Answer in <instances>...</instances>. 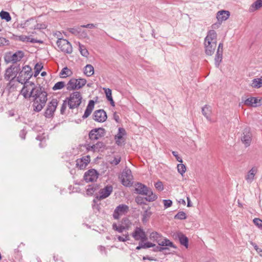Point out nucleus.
Masks as SVG:
<instances>
[{"label":"nucleus","instance_id":"obj_1","mask_svg":"<svg viewBox=\"0 0 262 262\" xmlns=\"http://www.w3.org/2000/svg\"><path fill=\"white\" fill-rule=\"evenodd\" d=\"M20 94L26 99L32 98L33 110L36 112L42 110L48 100L47 92L32 82L25 83L21 90Z\"/></svg>","mask_w":262,"mask_h":262},{"label":"nucleus","instance_id":"obj_2","mask_svg":"<svg viewBox=\"0 0 262 262\" xmlns=\"http://www.w3.org/2000/svg\"><path fill=\"white\" fill-rule=\"evenodd\" d=\"M35 20L30 18L19 24L18 28L26 30L29 35H16V39L23 42H29L32 43L37 42V41L32 37V34L35 33Z\"/></svg>","mask_w":262,"mask_h":262},{"label":"nucleus","instance_id":"obj_3","mask_svg":"<svg viewBox=\"0 0 262 262\" xmlns=\"http://www.w3.org/2000/svg\"><path fill=\"white\" fill-rule=\"evenodd\" d=\"M204 50L207 55H212L216 48L217 34L214 30H209L205 38Z\"/></svg>","mask_w":262,"mask_h":262},{"label":"nucleus","instance_id":"obj_4","mask_svg":"<svg viewBox=\"0 0 262 262\" xmlns=\"http://www.w3.org/2000/svg\"><path fill=\"white\" fill-rule=\"evenodd\" d=\"M135 190L137 193L145 195L146 196V200L149 202L154 201L157 198L156 194H154L152 191L147 188L145 185L138 183L136 185Z\"/></svg>","mask_w":262,"mask_h":262},{"label":"nucleus","instance_id":"obj_5","mask_svg":"<svg viewBox=\"0 0 262 262\" xmlns=\"http://www.w3.org/2000/svg\"><path fill=\"white\" fill-rule=\"evenodd\" d=\"M32 75V69L29 66H25L23 69L19 72L18 76L17 77V83H20L21 84L28 82L27 81L31 77Z\"/></svg>","mask_w":262,"mask_h":262},{"label":"nucleus","instance_id":"obj_6","mask_svg":"<svg viewBox=\"0 0 262 262\" xmlns=\"http://www.w3.org/2000/svg\"><path fill=\"white\" fill-rule=\"evenodd\" d=\"M82 96L79 92L71 93L68 98V105L70 108L78 107L81 103Z\"/></svg>","mask_w":262,"mask_h":262},{"label":"nucleus","instance_id":"obj_7","mask_svg":"<svg viewBox=\"0 0 262 262\" xmlns=\"http://www.w3.org/2000/svg\"><path fill=\"white\" fill-rule=\"evenodd\" d=\"M86 83V80L84 78L71 79L67 84V90H78L84 86Z\"/></svg>","mask_w":262,"mask_h":262},{"label":"nucleus","instance_id":"obj_8","mask_svg":"<svg viewBox=\"0 0 262 262\" xmlns=\"http://www.w3.org/2000/svg\"><path fill=\"white\" fill-rule=\"evenodd\" d=\"M132 236L135 241L144 243L147 239L146 232L141 227H136L131 234Z\"/></svg>","mask_w":262,"mask_h":262},{"label":"nucleus","instance_id":"obj_9","mask_svg":"<svg viewBox=\"0 0 262 262\" xmlns=\"http://www.w3.org/2000/svg\"><path fill=\"white\" fill-rule=\"evenodd\" d=\"M122 184L125 186H130L132 185L133 180V176L132 171L129 169H124L120 177Z\"/></svg>","mask_w":262,"mask_h":262},{"label":"nucleus","instance_id":"obj_10","mask_svg":"<svg viewBox=\"0 0 262 262\" xmlns=\"http://www.w3.org/2000/svg\"><path fill=\"white\" fill-rule=\"evenodd\" d=\"M57 46L59 50L67 53L72 52L71 43L66 39L60 38L57 41Z\"/></svg>","mask_w":262,"mask_h":262},{"label":"nucleus","instance_id":"obj_11","mask_svg":"<svg viewBox=\"0 0 262 262\" xmlns=\"http://www.w3.org/2000/svg\"><path fill=\"white\" fill-rule=\"evenodd\" d=\"M20 69L17 66H11L7 69L5 74V79L7 80H10V84L12 82V80L16 77L17 73H18Z\"/></svg>","mask_w":262,"mask_h":262},{"label":"nucleus","instance_id":"obj_12","mask_svg":"<svg viewBox=\"0 0 262 262\" xmlns=\"http://www.w3.org/2000/svg\"><path fill=\"white\" fill-rule=\"evenodd\" d=\"M58 104V101L56 99H53L48 103L47 107L45 112V116L47 118H51L54 115Z\"/></svg>","mask_w":262,"mask_h":262},{"label":"nucleus","instance_id":"obj_13","mask_svg":"<svg viewBox=\"0 0 262 262\" xmlns=\"http://www.w3.org/2000/svg\"><path fill=\"white\" fill-rule=\"evenodd\" d=\"M105 134V130L103 128L92 129L89 133V137L92 140H96L103 137Z\"/></svg>","mask_w":262,"mask_h":262},{"label":"nucleus","instance_id":"obj_14","mask_svg":"<svg viewBox=\"0 0 262 262\" xmlns=\"http://www.w3.org/2000/svg\"><path fill=\"white\" fill-rule=\"evenodd\" d=\"M129 208L127 205L124 204L120 205L115 209L113 213V217L115 220H118L121 216L126 214Z\"/></svg>","mask_w":262,"mask_h":262},{"label":"nucleus","instance_id":"obj_15","mask_svg":"<svg viewBox=\"0 0 262 262\" xmlns=\"http://www.w3.org/2000/svg\"><path fill=\"white\" fill-rule=\"evenodd\" d=\"M241 141L245 146H249L252 141V134L249 129L246 128L244 130L241 137Z\"/></svg>","mask_w":262,"mask_h":262},{"label":"nucleus","instance_id":"obj_16","mask_svg":"<svg viewBox=\"0 0 262 262\" xmlns=\"http://www.w3.org/2000/svg\"><path fill=\"white\" fill-rule=\"evenodd\" d=\"M98 177V173L94 169H90L87 171L84 175V179L86 182H92L96 181Z\"/></svg>","mask_w":262,"mask_h":262},{"label":"nucleus","instance_id":"obj_17","mask_svg":"<svg viewBox=\"0 0 262 262\" xmlns=\"http://www.w3.org/2000/svg\"><path fill=\"white\" fill-rule=\"evenodd\" d=\"M91 158L90 156L83 157L78 159L76 161V166L79 169H84L90 163Z\"/></svg>","mask_w":262,"mask_h":262},{"label":"nucleus","instance_id":"obj_18","mask_svg":"<svg viewBox=\"0 0 262 262\" xmlns=\"http://www.w3.org/2000/svg\"><path fill=\"white\" fill-rule=\"evenodd\" d=\"M244 104L248 106L257 107L262 104V98L259 97H250L247 98L244 102Z\"/></svg>","mask_w":262,"mask_h":262},{"label":"nucleus","instance_id":"obj_19","mask_svg":"<svg viewBox=\"0 0 262 262\" xmlns=\"http://www.w3.org/2000/svg\"><path fill=\"white\" fill-rule=\"evenodd\" d=\"M107 119L106 112L103 110L96 111L93 114V119L98 122H104Z\"/></svg>","mask_w":262,"mask_h":262},{"label":"nucleus","instance_id":"obj_20","mask_svg":"<svg viewBox=\"0 0 262 262\" xmlns=\"http://www.w3.org/2000/svg\"><path fill=\"white\" fill-rule=\"evenodd\" d=\"M258 171L257 168L255 166L253 167L251 169H250L246 175L245 177L246 180L248 183H251L255 178V176Z\"/></svg>","mask_w":262,"mask_h":262},{"label":"nucleus","instance_id":"obj_21","mask_svg":"<svg viewBox=\"0 0 262 262\" xmlns=\"http://www.w3.org/2000/svg\"><path fill=\"white\" fill-rule=\"evenodd\" d=\"M125 135V130L122 128H119L118 134L115 136L116 143L118 145H121L124 142L123 136Z\"/></svg>","mask_w":262,"mask_h":262},{"label":"nucleus","instance_id":"obj_22","mask_svg":"<svg viewBox=\"0 0 262 262\" xmlns=\"http://www.w3.org/2000/svg\"><path fill=\"white\" fill-rule=\"evenodd\" d=\"M223 51V43L221 42L219 43L218 46L216 54L215 57V63L217 66L219 65L220 63L221 62L222 60Z\"/></svg>","mask_w":262,"mask_h":262},{"label":"nucleus","instance_id":"obj_23","mask_svg":"<svg viewBox=\"0 0 262 262\" xmlns=\"http://www.w3.org/2000/svg\"><path fill=\"white\" fill-rule=\"evenodd\" d=\"M113 188L111 186H106L100 190L99 199H103L108 197L112 192Z\"/></svg>","mask_w":262,"mask_h":262},{"label":"nucleus","instance_id":"obj_24","mask_svg":"<svg viewBox=\"0 0 262 262\" xmlns=\"http://www.w3.org/2000/svg\"><path fill=\"white\" fill-rule=\"evenodd\" d=\"M95 105V102L94 100H91L89 104L86 107V108L84 114L83 115V118H86L88 117L90 114H91L92 111L94 110Z\"/></svg>","mask_w":262,"mask_h":262},{"label":"nucleus","instance_id":"obj_25","mask_svg":"<svg viewBox=\"0 0 262 262\" xmlns=\"http://www.w3.org/2000/svg\"><path fill=\"white\" fill-rule=\"evenodd\" d=\"M158 244L161 246H165L177 248V247L173 245L172 242L166 238H163L162 236L161 237L160 241H158Z\"/></svg>","mask_w":262,"mask_h":262},{"label":"nucleus","instance_id":"obj_26","mask_svg":"<svg viewBox=\"0 0 262 262\" xmlns=\"http://www.w3.org/2000/svg\"><path fill=\"white\" fill-rule=\"evenodd\" d=\"M230 15V13L228 11L222 10L218 12L216 17L219 21H223L227 20Z\"/></svg>","mask_w":262,"mask_h":262},{"label":"nucleus","instance_id":"obj_27","mask_svg":"<svg viewBox=\"0 0 262 262\" xmlns=\"http://www.w3.org/2000/svg\"><path fill=\"white\" fill-rule=\"evenodd\" d=\"M104 144L101 142H98L96 144L89 146V149L94 152H99L104 149Z\"/></svg>","mask_w":262,"mask_h":262},{"label":"nucleus","instance_id":"obj_28","mask_svg":"<svg viewBox=\"0 0 262 262\" xmlns=\"http://www.w3.org/2000/svg\"><path fill=\"white\" fill-rule=\"evenodd\" d=\"M152 212L150 211V207H148L142 214L141 221L143 224L147 223L149 220Z\"/></svg>","mask_w":262,"mask_h":262},{"label":"nucleus","instance_id":"obj_29","mask_svg":"<svg viewBox=\"0 0 262 262\" xmlns=\"http://www.w3.org/2000/svg\"><path fill=\"white\" fill-rule=\"evenodd\" d=\"M24 53L23 51H18L14 53L11 57V61L13 62H16L21 60L24 57Z\"/></svg>","mask_w":262,"mask_h":262},{"label":"nucleus","instance_id":"obj_30","mask_svg":"<svg viewBox=\"0 0 262 262\" xmlns=\"http://www.w3.org/2000/svg\"><path fill=\"white\" fill-rule=\"evenodd\" d=\"M262 7V0H257L249 8V11L251 12H254Z\"/></svg>","mask_w":262,"mask_h":262},{"label":"nucleus","instance_id":"obj_31","mask_svg":"<svg viewBox=\"0 0 262 262\" xmlns=\"http://www.w3.org/2000/svg\"><path fill=\"white\" fill-rule=\"evenodd\" d=\"M179 241L181 245L184 246L186 248L188 247V239L184 234L180 233L178 235Z\"/></svg>","mask_w":262,"mask_h":262},{"label":"nucleus","instance_id":"obj_32","mask_svg":"<svg viewBox=\"0 0 262 262\" xmlns=\"http://www.w3.org/2000/svg\"><path fill=\"white\" fill-rule=\"evenodd\" d=\"M251 86L258 89L262 87V77L259 78H255L252 81Z\"/></svg>","mask_w":262,"mask_h":262},{"label":"nucleus","instance_id":"obj_33","mask_svg":"<svg viewBox=\"0 0 262 262\" xmlns=\"http://www.w3.org/2000/svg\"><path fill=\"white\" fill-rule=\"evenodd\" d=\"M84 73L87 76H91L94 73V67L91 64H87L84 70Z\"/></svg>","mask_w":262,"mask_h":262},{"label":"nucleus","instance_id":"obj_34","mask_svg":"<svg viewBox=\"0 0 262 262\" xmlns=\"http://www.w3.org/2000/svg\"><path fill=\"white\" fill-rule=\"evenodd\" d=\"M161 237L162 235L156 231H153L149 234L150 239L153 241H155L157 243H158V241H160Z\"/></svg>","mask_w":262,"mask_h":262},{"label":"nucleus","instance_id":"obj_35","mask_svg":"<svg viewBox=\"0 0 262 262\" xmlns=\"http://www.w3.org/2000/svg\"><path fill=\"white\" fill-rule=\"evenodd\" d=\"M72 75V71L67 67L63 68L60 73V77L62 78H66L67 77L71 76Z\"/></svg>","mask_w":262,"mask_h":262},{"label":"nucleus","instance_id":"obj_36","mask_svg":"<svg viewBox=\"0 0 262 262\" xmlns=\"http://www.w3.org/2000/svg\"><path fill=\"white\" fill-rule=\"evenodd\" d=\"M0 17L3 19H5L7 21H9L11 19V17L8 12L2 11L0 12Z\"/></svg>","mask_w":262,"mask_h":262},{"label":"nucleus","instance_id":"obj_37","mask_svg":"<svg viewBox=\"0 0 262 262\" xmlns=\"http://www.w3.org/2000/svg\"><path fill=\"white\" fill-rule=\"evenodd\" d=\"M79 48L80 52L81 54L84 57H88L89 53L88 50L85 48V47L79 43Z\"/></svg>","mask_w":262,"mask_h":262},{"label":"nucleus","instance_id":"obj_38","mask_svg":"<svg viewBox=\"0 0 262 262\" xmlns=\"http://www.w3.org/2000/svg\"><path fill=\"white\" fill-rule=\"evenodd\" d=\"M122 225L125 229H128L131 227L132 223L128 219L124 218L122 221Z\"/></svg>","mask_w":262,"mask_h":262},{"label":"nucleus","instance_id":"obj_39","mask_svg":"<svg viewBox=\"0 0 262 262\" xmlns=\"http://www.w3.org/2000/svg\"><path fill=\"white\" fill-rule=\"evenodd\" d=\"M177 169L178 172L183 176L186 171V167L185 165L181 163V164H178Z\"/></svg>","mask_w":262,"mask_h":262},{"label":"nucleus","instance_id":"obj_40","mask_svg":"<svg viewBox=\"0 0 262 262\" xmlns=\"http://www.w3.org/2000/svg\"><path fill=\"white\" fill-rule=\"evenodd\" d=\"M43 68V66L41 63H37L36 64L34 70H35V73H34V77H37L39 73H40V71Z\"/></svg>","mask_w":262,"mask_h":262},{"label":"nucleus","instance_id":"obj_41","mask_svg":"<svg viewBox=\"0 0 262 262\" xmlns=\"http://www.w3.org/2000/svg\"><path fill=\"white\" fill-rule=\"evenodd\" d=\"M65 86V83L63 81L58 82L55 84L52 89L54 91L61 90Z\"/></svg>","mask_w":262,"mask_h":262},{"label":"nucleus","instance_id":"obj_42","mask_svg":"<svg viewBox=\"0 0 262 262\" xmlns=\"http://www.w3.org/2000/svg\"><path fill=\"white\" fill-rule=\"evenodd\" d=\"M112 227H113V229L114 230L117 231L119 233H122L123 231V230L125 229V228L124 227V226H122V225L118 226L115 223L113 224Z\"/></svg>","mask_w":262,"mask_h":262},{"label":"nucleus","instance_id":"obj_43","mask_svg":"<svg viewBox=\"0 0 262 262\" xmlns=\"http://www.w3.org/2000/svg\"><path fill=\"white\" fill-rule=\"evenodd\" d=\"M186 218V213L183 211L179 212L175 216L174 219L177 220H184Z\"/></svg>","mask_w":262,"mask_h":262},{"label":"nucleus","instance_id":"obj_44","mask_svg":"<svg viewBox=\"0 0 262 262\" xmlns=\"http://www.w3.org/2000/svg\"><path fill=\"white\" fill-rule=\"evenodd\" d=\"M210 113V108L209 106L206 105L202 108V113L206 117H208L209 116Z\"/></svg>","mask_w":262,"mask_h":262},{"label":"nucleus","instance_id":"obj_45","mask_svg":"<svg viewBox=\"0 0 262 262\" xmlns=\"http://www.w3.org/2000/svg\"><path fill=\"white\" fill-rule=\"evenodd\" d=\"M103 90L106 95V97L107 100L108 99L112 100V90L108 88H103Z\"/></svg>","mask_w":262,"mask_h":262},{"label":"nucleus","instance_id":"obj_46","mask_svg":"<svg viewBox=\"0 0 262 262\" xmlns=\"http://www.w3.org/2000/svg\"><path fill=\"white\" fill-rule=\"evenodd\" d=\"M46 28V25L43 24H38L37 21L35 20V30H41Z\"/></svg>","mask_w":262,"mask_h":262},{"label":"nucleus","instance_id":"obj_47","mask_svg":"<svg viewBox=\"0 0 262 262\" xmlns=\"http://www.w3.org/2000/svg\"><path fill=\"white\" fill-rule=\"evenodd\" d=\"M155 186L157 189L159 191H162L164 189L163 183L161 181H158L155 183Z\"/></svg>","mask_w":262,"mask_h":262},{"label":"nucleus","instance_id":"obj_48","mask_svg":"<svg viewBox=\"0 0 262 262\" xmlns=\"http://www.w3.org/2000/svg\"><path fill=\"white\" fill-rule=\"evenodd\" d=\"M253 223L258 228L262 229V220L258 218H255L253 220Z\"/></svg>","mask_w":262,"mask_h":262},{"label":"nucleus","instance_id":"obj_49","mask_svg":"<svg viewBox=\"0 0 262 262\" xmlns=\"http://www.w3.org/2000/svg\"><path fill=\"white\" fill-rule=\"evenodd\" d=\"M120 160H121L120 157L119 156H117L114 157V159L110 161V163L112 164L116 165L119 163V162H120Z\"/></svg>","mask_w":262,"mask_h":262},{"label":"nucleus","instance_id":"obj_50","mask_svg":"<svg viewBox=\"0 0 262 262\" xmlns=\"http://www.w3.org/2000/svg\"><path fill=\"white\" fill-rule=\"evenodd\" d=\"M254 249L256 250L257 253L260 256L262 257V249L259 248L256 244H252Z\"/></svg>","mask_w":262,"mask_h":262},{"label":"nucleus","instance_id":"obj_51","mask_svg":"<svg viewBox=\"0 0 262 262\" xmlns=\"http://www.w3.org/2000/svg\"><path fill=\"white\" fill-rule=\"evenodd\" d=\"M118 239L120 242H125L128 241L129 239V235L128 234H126L123 235V236H118Z\"/></svg>","mask_w":262,"mask_h":262},{"label":"nucleus","instance_id":"obj_52","mask_svg":"<svg viewBox=\"0 0 262 262\" xmlns=\"http://www.w3.org/2000/svg\"><path fill=\"white\" fill-rule=\"evenodd\" d=\"M163 202L165 208L170 207L172 204V201L170 200H164Z\"/></svg>","mask_w":262,"mask_h":262},{"label":"nucleus","instance_id":"obj_53","mask_svg":"<svg viewBox=\"0 0 262 262\" xmlns=\"http://www.w3.org/2000/svg\"><path fill=\"white\" fill-rule=\"evenodd\" d=\"M156 246L155 244H153L151 242H146L144 244H143V248H149L154 247Z\"/></svg>","mask_w":262,"mask_h":262},{"label":"nucleus","instance_id":"obj_54","mask_svg":"<svg viewBox=\"0 0 262 262\" xmlns=\"http://www.w3.org/2000/svg\"><path fill=\"white\" fill-rule=\"evenodd\" d=\"M67 108V102L66 101H64L60 108V113L62 114H63L65 112V111Z\"/></svg>","mask_w":262,"mask_h":262},{"label":"nucleus","instance_id":"obj_55","mask_svg":"<svg viewBox=\"0 0 262 262\" xmlns=\"http://www.w3.org/2000/svg\"><path fill=\"white\" fill-rule=\"evenodd\" d=\"M172 155L176 157L177 160L180 162L182 163L183 160L182 158L178 155V152L177 151H172Z\"/></svg>","mask_w":262,"mask_h":262},{"label":"nucleus","instance_id":"obj_56","mask_svg":"<svg viewBox=\"0 0 262 262\" xmlns=\"http://www.w3.org/2000/svg\"><path fill=\"white\" fill-rule=\"evenodd\" d=\"M95 190V189L93 187H89V188H88L87 190H86V192H87V194H93V192H94Z\"/></svg>","mask_w":262,"mask_h":262},{"label":"nucleus","instance_id":"obj_57","mask_svg":"<svg viewBox=\"0 0 262 262\" xmlns=\"http://www.w3.org/2000/svg\"><path fill=\"white\" fill-rule=\"evenodd\" d=\"M143 198L141 196H138L136 198V202L138 204H141L142 203Z\"/></svg>","mask_w":262,"mask_h":262},{"label":"nucleus","instance_id":"obj_58","mask_svg":"<svg viewBox=\"0 0 262 262\" xmlns=\"http://www.w3.org/2000/svg\"><path fill=\"white\" fill-rule=\"evenodd\" d=\"M114 118L116 122H118L119 121V116L116 113L114 114Z\"/></svg>","mask_w":262,"mask_h":262},{"label":"nucleus","instance_id":"obj_59","mask_svg":"<svg viewBox=\"0 0 262 262\" xmlns=\"http://www.w3.org/2000/svg\"><path fill=\"white\" fill-rule=\"evenodd\" d=\"M94 25L93 24H88L86 26H84L83 27L91 28Z\"/></svg>","mask_w":262,"mask_h":262},{"label":"nucleus","instance_id":"obj_60","mask_svg":"<svg viewBox=\"0 0 262 262\" xmlns=\"http://www.w3.org/2000/svg\"><path fill=\"white\" fill-rule=\"evenodd\" d=\"M187 202H188V203H187V206L188 207H190L191 205H190V200L189 199V198H187Z\"/></svg>","mask_w":262,"mask_h":262},{"label":"nucleus","instance_id":"obj_61","mask_svg":"<svg viewBox=\"0 0 262 262\" xmlns=\"http://www.w3.org/2000/svg\"><path fill=\"white\" fill-rule=\"evenodd\" d=\"M108 100L110 101L112 105H113V106L115 105V102H114V100L113 99V98H112V100L111 99H108Z\"/></svg>","mask_w":262,"mask_h":262},{"label":"nucleus","instance_id":"obj_62","mask_svg":"<svg viewBox=\"0 0 262 262\" xmlns=\"http://www.w3.org/2000/svg\"><path fill=\"white\" fill-rule=\"evenodd\" d=\"M142 246H143V244H142L141 245H139V246H137L136 247V249L137 250H140L141 248H143V247Z\"/></svg>","mask_w":262,"mask_h":262},{"label":"nucleus","instance_id":"obj_63","mask_svg":"<svg viewBox=\"0 0 262 262\" xmlns=\"http://www.w3.org/2000/svg\"><path fill=\"white\" fill-rule=\"evenodd\" d=\"M47 75V73L46 72H42L41 73V75L42 76H45V75Z\"/></svg>","mask_w":262,"mask_h":262},{"label":"nucleus","instance_id":"obj_64","mask_svg":"<svg viewBox=\"0 0 262 262\" xmlns=\"http://www.w3.org/2000/svg\"><path fill=\"white\" fill-rule=\"evenodd\" d=\"M215 25H216L215 24H214V25H212V28H215Z\"/></svg>","mask_w":262,"mask_h":262}]
</instances>
